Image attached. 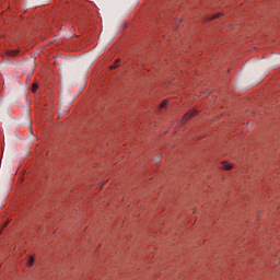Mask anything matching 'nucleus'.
<instances>
[{"mask_svg": "<svg viewBox=\"0 0 280 280\" xmlns=\"http://www.w3.org/2000/svg\"><path fill=\"white\" fill-rule=\"evenodd\" d=\"M166 104H167V101L164 100V101L160 104V108H163Z\"/></svg>", "mask_w": 280, "mask_h": 280, "instance_id": "obj_7", "label": "nucleus"}, {"mask_svg": "<svg viewBox=\"0 0 280 280\" xmlns=\"http://www.w3.org/2000/svg\"><path fill=\"white\" fill-rule=\"evenodd\" d=\"M196 115H198V112H196V109H191L186 115H184L183 119H191V117H196Z\"/></svg>", "mask_w": 280, "mask_h": 280, "instance_id": "obj_1", "label": "nucleus"}, {"mask_svg": "<svg viewBox=\"0 0 280 280\" xmlns=\"http://www.w3.org/2000/svg\"><path fill=\"white\" fill-rule=\"evenodd\" d=\"M37 90H38V84L33 83V85H32V91H37Z\"/></svg>", "mask_w": 280, "mask_h": 280, "instance_id": "obj_6", "label": "nucleus"}, {"mask_svg": "<svg viewBox=\"0 0 280 280\" xmlns=\"http://www.w3.org/2000/svg\"><path fill=\"white\" fill-rule=\"evenodd\" d=\"M27 266L28 268H32V266H34V256H31L27 260Z\"/></svg>", "mask_w": 280, "mask_h": 280, "instance_id": "obj_4", "label": "nucleus"}, {"mask_svg": "<svg viewBox=\"0 0 280 280\" xmlns=\"http://www.w3.org/2000/svg\"><path fill=\"white\" fill-rule=\"evenodd\" d=\"M119 67V59L116 60L115 63H113L109 69H117Z\"/></svg>", "mask_w": 280, "mask_h": 280, "instance_id": "obj_5", "label": "nucleus"}, {"mask_svg": "<svg viewBox=\"0 0 280 280\" xmlns=\"http://www.w3.org/2000/svg\"><path fill=\"white\" fill-rule=\"evenodd\" d=\"M222 165H223V168H224L226 172L233 170V164H232V163L223 162Z\"/></svg>", "mask_w": 280, "mask_h": 280, "instance_id": "obj_2", "label": "nucleus"}, {"mask_svg": "<svg viewBox=\"0 0 280 280\" xmlns=\"http://www.w3.org/2000/svg\"><path fill=\"white\" fill-rule=\"evenodd\" d=\"M218 16H220V14H214V15L212 16V20H213V19H218Z\"/></svg>", "mask_w": 280, "mask_h": 280, "instance_id": "obj_8", "label": "nucleus"}, {"mask_svg": "<svg viewBox=\"0 0 280 280\" xmlns=\"http://www.w3.org/2000/svg\"><path fill=\"white\" fill-rule=\"evenodd\" d=\"M7 54L11 58H14L15 56H19V50H9Z\"/></svg>", "mask_w": 280, "mask_h": 280, "instance_id": "obj_3", "label": "nucleus"}]
</instances>
